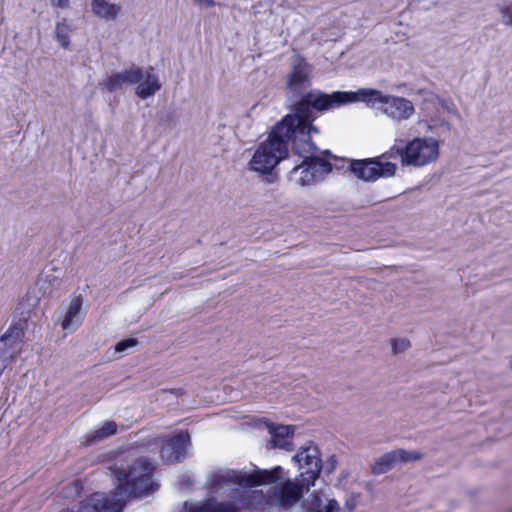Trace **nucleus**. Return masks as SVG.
<instances>
[{
  "label": "nucleus",
  "mask_w": 512,
  "mask_h": 512,
  "mask_svg": "<svg viewBox=\"0 0 512 512\" xmlns=\"http://www.w3.org/2000/svg\"><path fill=\"white\" fill-rule=\"evenodd\" d=\"M335 464H336L335 456H331V457H330V465H331V469H333V468L335 467Z\"/></svg>",
  "instance_id": "obj_31"
},
{
  "label": "nucleus",
  "mask_w": 512,
  "mask_h": 512,
  "mask_svg": "<svg viewBox=\"0 0 512 512\" xmlns=\"http://www.w3.org/2000/svg\"><path fill=\"white\" fill-rule=\"evenodd\" d=\"M397 453H403L401 454V458H399V462H410V461H416L421 459L422 454L419 452H407L402 449L396 450Z\"/></svg>",
  "instance_id": "obj_27"
},
{
  "label": "nucleus",
  "mask_w": 512,
  "mask_h": 512,
  "mask_svg": "<svg viewBox=\"0 0 512 512\" xmlns=\"http://www.w3.org/2000/svg\"><path fill=\"white\" fill-rule=\"evenodd\" d=\"M72 32V26L64 19L56 23L55 36L59 45L68 49L70 46V34Z\"/></svg>",
  "instance_id": "obj_21"
},
{
  "label": "nucleus",
  "mask_w": 512,
  "mask_h": 512,
  "mask_svg": "<svg viewBox=\"0 0 512 512\" xmlns=\"http://www.w3.org/2000/svg\"><path fill=\"white\" fill-rule=\"evenodd\" d=\"M138 341L135 338H128L118 342L115 345V351L118 353L125 352L127 349L135 347Z\"/></svg>",
  "instance_id": "obj_26"
},
{
  "label": "nucleus",
  "mask_w": 512,
  "mask_h": 512,
  "mask_svg": "<svg viewBox=\"0 0 512 512\" xmlns=\"http://www.w3.org/2000/svg\"><path fill=\"white\" fill-rule=\"evenodd\" d=\"M69 0H51L52 5L58 7H65L68 4Z\"/></svg>",
  "instance_id": "obj_29"
},
{
  "label": "nucleus",
  "mask_w": 512,
  "mask_h": 512,
  "mask_svg": "<svg viewBox=\"0 0 512 512\" xmlns=\"http://www.w3.org/2000/svg\"><path fill=\"white\" fill-rule=\"evenodd\" d=\"M215 496L205 502L184 503L180 512H231L229 499L223 495L214 494Z\"/></svg>",
  "instance_id": "obj_12"
},
{
  "label": "nucleus",
  "mask_w": 512,
  "mask_h": 512,
  "mask_svg": "<svg viewBox=\"0 0 512 512\" xmlns=\"http://www.w3.org/2000/svg\"><path fill=\"white\" fill-rule=\"evenodd\" d=\"M267 428L271 434V440L267 442V448H282L285 450L292 449V436L294 434V427L290 425H274L268 424Z\"/></svg>",
  "instance_id": "obj_14"
},
{
  "label": "nucleus",
  "mask_w": 512,
  "mask_h": 512,
  "mask_svg": "<svg viewBox=\"0 0 512 512\" xmlns=\"http://www.w3.org/2000/svg\"><path fill=\"white\" fill-rule=\"evenodd\" d=\"M206 485L229 499L231 512L286 510L300 500V489L281 466L251 472L222 469L210 474Z\"/></svg>",
  "instance_id": "obj_1"
},
{
  "label": "nucleus",
  "mask_w": 512,
  "mask_h": 512,
  "mask_svg": "<svg viewBox=\"0 0 512 512\" xmlns=\"http://www.w3.org/2000/svg\"><path fill=\"white\" fill-rule=\"evenodd\" d=\"M293 460L297 463L301 473L299 478L292 482L300 489V499L305 491H309L314 485L321 472V458L318 447L312 443L302 446L294 455Z\"/></svg>",
  "instance_id": "obj_6"
},
{
  "label": "nucleus",
  "mask_w": 512,
  "mask_h": 512,
  "mask_svg": "<svg viewBox=\"0 0 512 512\" xmlns=\"http://www.w3.org/2000/svg\"><path fill=\"white\" fill-rule=\"evenodd\" d=\"M23 336L22 328L13 325L0 337V372L16 362Z\"/></svg>",
  "instance_id": "obj_10"
},
{
  "label": "nucleus",
  "mask_w": 512,
  "mask_h": 512,
  "mask_svg": "<svg viewBox=\"0 0 512 512\" xmlns=\"http://www.w3.org/2000/svg\"><path fill=\"white\" fill-rule=\"evenodd\" d=\"M390 344L394 355L405 352L411 346L410 341L407 338H393L391 339Z\"/></svg>",
  "instance_id": "obj_25"
},
{
  "label": "nucleus",
  "mask_w": 512,
  "mask_h": 512,
  "mask_svg": "<svg viewBox=\"0 0 512 512\" xmlns=\"http://www.w3.org/2000/svg\"><path fill=\"white\" fill-rule=\"evenodd\" d=\"M118 425L114 421H107L103 425L94 431H90L84 437L85 444L91 445L97 442H101L108 437L116 434Z\"/></svg>",
  "instance_id": "obj_18"
},
{
  "label": "nucleus",
  "mask_w": 512,
  "mask_h": 512,
  "mask_svg": "<svg viewBox=\"0 0 512 512\" xmlns=\"http://www.w3.org/2000/svg\"><path fill=\"white\" fill-rule=\"evenodd\" d=\"M283 128V124H276L267 139L256 146L247 165L250 171L268 175L288 156V146L280 136Z\"/></svg>",
  "instance_id": "obj_4"
},
{
  "label": "nucleus",
  "mask_w": 512,
  "mask_h": 512,
  "mask_svg": "<svg viewBox=\"0 0 512 512\" xmlns=\"http://www.w3.org/2000/svg\"><path fill=\"white\" fill-rule=\"evenodd\" d=\"M402 453H397L396 450L388 452L378 459L371 466V472L374 475H381L391 470L395 464L399 463Z\"/></svg>",
  "instance_id": "obj_19"
},
{
  "label": "nucleus",
  "mask_w": 512,
  "mask_h": 512,
  "mask_svg": "<svg viewBox=\"0 0 512 512\" xmlns=\"http://www.w3.org/2000/svg\"><path fill=\"white\" fill-rule=\"evenodd\" d=\"M310 95L311 91L294 104V113L286 115L277 123L285 126L280 134L285 145L288 146L289 140H292L294 152L305 160L312 157L317 151L316 145L311 140V134H317L319 130L312 122L319 113L329 110L315 106Z\"/></svg>",
  "instance_id": "obj_2"
},
{
  "label": "nucleus",
  "mask_w": 512,
  "mask_h": 512,
  "mask_svg": "<svg viewBox=\"0 0 512 512\" xmlns=\"http://www.w3.org/2000/svg\"><path fill=\"white\" fill-rule=\"evenodd\" d=\"M201 6H205V7H213L215 5V1L214 0H202V4H200Z\"/></svg>",
  "instance_id": "obj_30"
},
{
  "label": "nucleus",
  "mask_w": 512,
  "mask_h": 512,
  "mask_svg": "<svg viewBox=\"0 0 512 512\" xmlns=\"http://www.w3.org/2000/svg\"><path fill=\"white\" fill-rule=\"evenodd\" d=\"M308 161L314 168L316 174H318L319 178H321V176L324 174H328L332 170V166L330 163L326 162L325 160L319 157H315L314 155L310 157Z\"/></svg>",
  "instance_id": "obj_23"
},
{
  "label": "nucleus",
  "mask_w": 512,
  "mask_h": 512,
  "mask_svg": "<svg viewBox=\"0 0 512 512\" xmlns=\"http://www.w3.org/2000/svg\"><path fill=\"white\" fill-rule=\"evenodd\" d=\"M91 10L93 14L105 21H113L121 11V6L108 0H92Z\"/></svg>",
  "instance_id": "obj_16"
},
{
  "label": "nucleus",
  "mask_w": 512,
  "mask_h": 512,
  "mask_svg": "<svg viewBox=\"0 0 512 512\" xmlns=\"http://www.w3.org/2000/svg\"><path fill=\"white\" fill-rule=\"evenodd\" d=\"M196 4H202V0H193Z\"/></svg>",
  "instance_id": "obj_32"
},
{
  "label": "nucleus",
  "mask_w": 512,
  "mask_h": 512,
  "mask_svg": "<svg viewBox=\"0 0 512 512\" xmlns=\"http://www.w3.org/2000/svg\"><path fill=\"white\" fill-rule=\"evenodd\" d=\"M440 153L439 141L433 137H415L409 141L395 139L388 150L393 159L399 158L403 167L422 168L434 163Z\"/></svg>",
  "instance_id": "obj_3"
},
{
  "label": "nucleus",
  "mask_w": 512,
  "mask_h": 512,
  "mask_svg": "<svg viewBox=\"0 0 512 512\" xmlns=\"http://www.w3.org/2000/svg\"><path fill=\"white\" fill-rule=\"evenodd\" d=\"M82 306L83 299L81 296H75L70 300L66 313L61 323L63 330H65L68 333H71L81 326L84 318Z\"/></svg>",
  "instance_id": "obj_13"
},
{
  "label": "nucleus",
  "mask_w": 512,
  "mask_h": 512,
  "mask_svg": "<svg viewBox=\"0 0 512 512\" xmlns=\"http://www.w3.org/2000/svg\"><path fill=\"white\" fill-rule=\"evenodd\" d=\"M312 66L302 57L292 59L291 70L286 78V89L290 96L303 97V91L311 84ZM302 98H300L301 100Z\"/></svg>",
  "instance_id": "obj_8"
},
{
  "label": "nucleus",
  "mask_w": 512,
  "mask_h": 512,
  "mask_svg": "<svg viewBox=\"0 0 512 512\" xmlns=\"http://www.w3.org/2000/svg\"><path fill=\"white\" fill-rule=\"evenodd\" d=\"M388 94H383L376 89H359L357 92H334L325 94L320 90H311L313 104L321 109H333L341 105L361 101L371 108H376L385 104Z\"/></svg>",
  "instance_id": "obj_5"
},
{
  "label": "nucleus",
  "mask_w": 512,
  "mask_h": 512,
  "mask_svg": "<svg viewBox=\"0 0 512 512\" xmlns=\"http://www.w3.org/2000/svg\"><path fill=\"white\" fill-rule=\"evenodd\" d=\"M123 85L120 74H111L104 82L100 83V86H104L109 92H114L120 89Z\"/></svg>",
  "instance_id": "obj_24"
},
{
  "label": "nucleus",
  "mask_w": 512,
  "mask_h": 512,
  "mask_svg": "<svg viewBox=\"0 0 512 512\" xmlns=\"http://www.w3.org/2000/svg\"><path fill=\"white\" fill-rule=\"evenodd\" d=\"M339 504L334 499H323L318 494H313L309 500L307 512H339Z\"/></svg>",
  "instance_id": "obj_20"
},
{
  "label": "nucleus",
  "mask_w": 512,
  "mask_h": 512,
  "mask_svg": "<svg viewBox=\"0 0 512 512\" xmlns=\"http://www.w3.org/2000/svg\"><path fill=\"white\" fill-rule=\"evenodd\" d=\"M160 89L161 84L159 83L158 77L152 73V68L150 67L148 71L144 72L143 80L138 82L136 95L141 99H147Z\"/></svg>",
  "instance_id": "obj_17"
},
{
  "label": "nucleus",
  "mask_w": 512,
  "mask_h": 512,
  "mask_svg": "<svg viewBox=\"0 0 512 512\" xmlns=\"http://www.w3.org/2000/svg\"><path fill=\"white\" fill-rule=\"evenodd\" d=\"M122 78L123 84H137L144 78V71L136 66H132L129 69L118 72Z\"/></svg>",
  "instance_id": "obj_22"
},
{
  "label": "nucleus",
  "mask_w": 512,
  "mask_h": 512,
  "mask_svg": "<svg viewBox=\"0 0 512 512\" xmlns=\"http://www.w3.org/2000/svg\"><path fill=\"white\" fill-rule=\"evenodd\" d=\"M393 159L388 150L383 154L361 160H353L350 164L351 172L360 180L375 182L380 178H391L396 175L397 164L389 161Z\"/></svg>",
  "instance_id": "obj_7"
},
{
  "label": "nucleus",
  "mask_w": 512,
  "mask_h": 512,
  "mask_svg": "<svg viewBox=\"0 0 512 512\" xmlns=\"http://www.w3.org/2000/svg\"><path fill=\"white\" fill-rule=\"evenodd\" d=\"M503 23L507 26H512V2L502 6L500 9Z\"/></svg>",
  "instance_id": "obj_28"
},
{
  "label": "nucleus",
  "mask_w": 512,
  "mask_h": 512,
  "mask_svg": "<svg viewBox=\"0 0 512 512\" xmlns=\"http://www.w3.org/2000/svg\"><path fill=\"white\" fill-rule=\"evenodd\" d=\"M379 110L396 122L406 121L415 113V107L409 99L394 95H387L385 104Z\"/></svg>",
  "instance_id": "obj_11"
},
{
  "label": "nucleus",
  "mask_w": 512,
  "mask_h": 512,
  "mask_svg": "<svg viewBox=\"0 0 512 512\" xmlns=\"http://www.w3.org/2000/svg\"><path fill=\"white\" fill-rule=\"evenodd\" d=\"M155 444L160 447V457L165 463H173L183 460L191 446L190 435L187 431H181L169 438H157Z\"/></svg>",
  "instance_id": "obj_9"
},
{
  "label": "nucleus",
  "mask_w": 512,
  "mask_h": 512,
  "mask_svg": "<svg viewBox=\"0 0 512 512\" xmlns=\"http://www.w3.org/2000/svg\"><path fill=\"white\" fill-rule=\"evenodd\" d=\"M2 375V372H0V376Z\"/></svg>",
  "instance_id": "obj_33"
},
{
  "label": "nucleus",
  "mask_w": 512,
  "mask_h": 512,
  "mask_svg": "<svg viewBox=\"0 0 512 512\" xmlns=\"http://www.w3.org/2000/svg\"><path fill=\"white\" fill-rule=\"evenodd\" d=\"M289 179L299 186H308L315 183L319 177L308 159L304 160L300 165L295 166L289 173Z\"/></svg>",
  "instance_id": "obj_15"
}]
</instances>
